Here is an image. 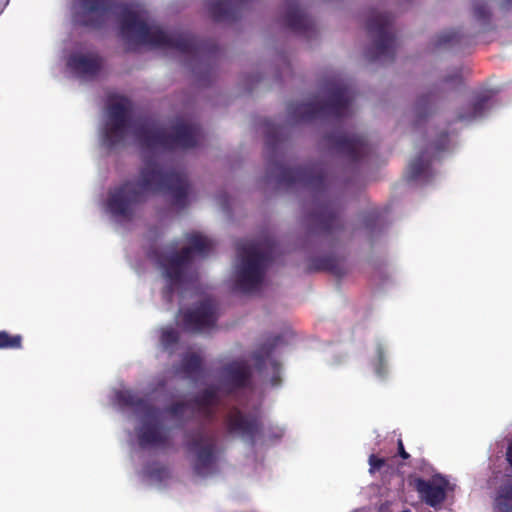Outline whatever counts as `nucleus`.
Listing matches in <instances>:
<instances>
[{"instance_id": "obj_9", "label": "nucleus", "mask_w": 512, "mask_h": 512, "mask_svg": "<svg viewBox=\"0 0 512 512\" xmlns=\"http://www.w3.org/2000/svg\"><path fill=\"white\" fill-rule=\"evenodd\" d=\"M21 341L19 335L11 336L7 332H0V348H19Z\"/></svg>"}, {"instance_id": "obj_4", "label": "nucleus", "mask_w": 512, "mask_h": 512, "mask_svg": "<svg viewBox=\"0 0 512 512\" xmlns=\"http://www.w3.org/2000/svg\"><path fill=\"white\" fill-rule=\"evenodd\" d=\"M123 35L131 40L139 43H158L157 38L160 36L161 31L158 27L149 26L145 21L137 16H129L122 27Z\"/></svg>"}, {"instance_id": "obj_13", "label": "nucleus", "mask_w": 512, "mask_h": 512, "mask_svg": "<svg viewBox=\"0 0 512 512\" xmlns=\"http://www.w3.org/2000/svg\"><path fill=\"white\" fill-rule=\"evenodd\" d=\"M369 464L371 466L370 470L374 471V470H376V469H378V468H380L382 466L383 460L378 458V457H376V456H374V455H372L369 458Z\"/></svg>"}, {"instance_id": "obj_5", "label": "nucleus", "mask_w": 512, "mask_h": 512, "mask_svg": "<svg viewBox=\"0 0 512 512\" xmlns=\"http://www.w3.org/2000/svg\"><path fill=\"white\" fill-rule=\"evenodd\" d=\"M126 127V104L121 103L119 107H113L107 117L106 138L109 142L114 143L120 137Z\"/></svg>"}, {"instance_id": "obj_2", "label": "nucleus", "mask_w": 512, "mask_h": 512, "mask_svg": "<svg viewBox=\"0 0 512 512\" xmlns=\"http://www.w3.org/2000/svg\"><path fill=\"white\" fill-rule=\"evenodd\" d=\"M234 279L238 287L245 292H252L259 287L262 282V268L254 250L240 254L234 267Z\"/></svg>"}, {"instance_id": "obj_12", "label": "nucleus", "mask_w": 512, "mask_h": 512, "mask_svg": "<svg viewBox=\"0 0 512 512\" xmlns=\"http://www.w3.org/2000/svg\"><path fill=\"white\" fill-rule=\"evenodd\" d=\"M181 261L179 258L172 259L169 262V267L166 268V274L168 277H176L181 267Z\"/></svg>"}, {"instance_id": "obj_14", "label": "nucleus", "mask_w": 512, "mask_h": 512, "mask_svg": "<svg viewBox=\"0 0 512 512\" xmlns=\"http://www.w3.org/2000/svg\"><path fill=\"white\" fill-rule=\"evenodd\" d=\"M384 366H385V362H384L383 354H382V352H379L378 362H377V364H375L376 372L379 375H383L384 374V372L382 371V368H384Z\"/></svg>"}, {"instance_id": "obj_15", "label": "nucleus", "mask_w": 512, "mask_h": 512, "mask_svg": "<svg viewBox=\"0 0 512 512\" xmlns=\"http://www.w3.org/2000/svg\"><path fill=\"white\" fill-rule=\"evenodd\" d=\"M507 459H508L509 463L512 465V446H510L507 451Z\"/></svg>"}, {"instance_id": "obj_3", "label": "nucleus", "mask_w": 512, "mask_h": 512, "mask_svg": "<svg viewBox=\"0 0 512 512\" xmlns=\"http://www.w3.org/2000/svg\"><path fill=\"white\" fill-rule=\"evenodd\" d=\"M415 487L421 497L431 506L441 503L447 494L454 490L455 484L441 475L433 476L429 481L416 480Z\"/></svg>"}, {"instance_id": "obj_10", "label": "nucleus", "mask_w": 512, "mask_h": 512, "mask_svg": "<svg viewBox=\"0 0 512 512\" xmlns=\"http://www.w3.org/2000/svg\"><path fill=\"white\" fill-rule=\"evenodd\" d=\"M209 246V241L202 235L196 234L193 235L190 243H189V250H192L194 252L203 253L206 249V247Z\"/></svg>"}, {"instance_id": "obj_7", "label": "nucleus", "mask_w": 512, "mask_h": 512, "mask_svg": "<svg viewBox=\"0 0 512 512\" xmlns=\"http://www.w3.org/2000/svg\"><path fill=\"white\" fill-rule=\"evenodd\" d=\"M187 324L191 329L202 330L206 325L211 324L212 315L208 308H201L186 316Z\"/></svg>"}, {"instance_id": "obj_11", "label": "nucleus", "mask_w": 512, "mask_h": 512, "mask_svg": "<svg viewBox=\"0 0 512 512\" xmlns=\"http://www.w3.org/2000/svg\"><path fill=\"white\" fill-rule=\"evenodd\" d=\"M158 431L154 426H148L145 431L140 432V439L143 444L156 441Z\"/></svg>"}, {"instance_id": "obj_16", "label": "nucleus", "mask_w": 512, "mask_h": 512, "mask_svg": "<svg viewBox=\"0 0 512 512\" xmlns=\"http://www.w3.org/2000/svg\"><path fill=\"white\" fill-rule=\"evenodd\" d=\"M399 446H400V453H401V456H402L403 458H407V457H408V454L404 451V449H403V445H402V443H401V442H399Z\"/></svg>"}, {"instance_id": "obj_6", "label": "nucleus", "mask_w": 512, "mask_h": 512, "mask_svg": "<svg viewBox=\"0 0 512 512\" xmlns=\"http://www.w3.org/2000/svg\"><path fill=\"white\" fill-rule=\"evenodd\" d=\"M69 67L79 75H86L94 72L98 67V60L94 55L79 54L72 57L68 63Z\"/></svg>"}, {"instance_id": "obj_1", "label": "nucleus", "mask_w": 512, "mask_h": 512, "mask_svg": "<svg viewBox=\"0 0 512 512\" xmlns=\"http://www.w3.org/2000/svg\"><path fill=\"white\" fill-rule=\"evenodd\" d=\"M162 179V175L155 171L143 174L138 183L128 184L119 191L112 193L107 210L115 215L124 214L127 203L137 201L144 192L157 190Z\"/></svg>"}, {"instance_id": "obj_8", "label": "nucleus", "mask_w": 512, "mask_h": 512, "mask_svg": "<svg viewBox=\"0 0 512 512\" xmlns=\"http://www.w3.org/2000/svg\"><path fill=\"white\" fill-rule=\"evenodd\" d=\"M495 508L497 512H512V487L505 486L498 491Z\"/></svg>"}]
</instances>
